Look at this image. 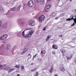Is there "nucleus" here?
I'll return each instance as SVG.
<instances>
[{
	"label": "nucleus",
	"instance_id": "f257e3e1",
	"mask_svg": "<svg viewBox=\"0 0 76 76\" xmlns=\"http://www.w3.org/2000/svg\"><path fill=\"white\" fill-rule=\"evenodd\" d=\"M22 34L24 38H28L32 37V34H34V31L31 30L30 29H26L23 32Z\"/></svg>",
	"mask_w": 76,
	"mask_h": 76
},
{
	"label": "nucleus",
	"instance_id": "f03ea898",
	"mask_svg": "<svg viewBox=\"0 0 76 76\" xmlns=\"http://www.w3.org/2000/svg\"><path fill=\"white\" fill-rule=\"evenodd\" d=\"M74 20L75 23H74L73 24H72L71 26H75V25L76 24V16H72V18H71V19H66V20Z\"/></svg>",
	"mask_w": 76,
	"mask_h": 76
},
{
	"label": "nucleus",
	"instance_id": "7ed1b4c3",
	"mask_svg": "<svg viewBox=\"0 0 76 76\" xmlns=\"http://www.w3.org/2000/svg\"><path fill=\"white\" fill-rule=\"evenodd\" d=\"M44 19H45V16L44 15H42L39 18V22H42L44 20Z\"/></svg>",
	"mask_w": 76,
	"mask_h": 76
},
{
	"label": "nucleus",
	"instance_id": "20e7f679",
	"mask_svg": "<svg viewBox=\"0 0 76 76\" xmlns=\"http://www.w3.org/2000/svg\"><path fill=\"white\" fill-rule=\"evenodd\" d=\"M8 37V35H7V34H4L3 35V36H1L0 37V40H5L6 38H7V37Z\"/></svg>",
	"mask_w": 76,
	"mask_h": 76
},
{
	"label": "nucleus",
	"instance_id": "39448f33",
	"mask_svg": "<svg viewBox=\"0 0 76 76\" xmlns=\"http://www.w3.org/2000/svg\"><path fill=\"white\" fill-rule=\"evenodd\" d=\"M34 1L32 0L28 2V5L30 7L34 6Z\"/></svg>",
	"mask_w": 76,
	"mask_h": 76
},
{
	"label": "nucleus",
	"instance_id": "423d86ee",
	"mask_svg": "<svg viewBox=\"0 0 76 76\" xmlns=\"http://www.w3.org/2000/svg\"><path fill=\"white\" fill-rule=\"evenodd\" d=\"M16 10V7H14L12 8L10 10H9L8 12V13H9V12H11V10H12V11H15Z\"/></svg>",
	"mask_w": 76,
	"mask_h": 76
},
{
	"label": "nucleus",
	"instance_id": "0eeeda50",
	"mask_svg": "<svg viewBox=\"0 0 76 76\" xmlns=\"http://www.w3.org/2000/svg\"><path fill=\"white\" fill-rule=\"evenodd\" d=\"M72 56H73V55L72 54H71L69 57H68V56H66V58H67V60H70L71 58H72Z\"/></svg>",
	"mask_w": 76,
	"mask_h": 76
},
{
	"label": "nucleus",
	"instance_id": "6e6552de",
	"mask_svg": "<svg viewBox=\"0 0 76 76\" xmlns=\"http://www.w3.org/2000/svg\"><path fill=\"white\" fill-rule=\"evenodd\" d=\"M51 3H49L48 4L46 5V8L50 9L51 8Z\"/></svg>",
	"mask_w": 76,
	"mask_h": 76
},
{
	"label": "nucleus",
	"instance_id": "1a4fd4ad",
	"mask_svg": "<svg viewBox=\"0 0 76 76\" xmlns=\"http://www.w3.org/2000/svg\"><path fill=\"white\" fill-rule=\"evenodd\" d=\"M54 68H53V66H51L50 67V72L51 73H52L53 72Z\"/></svg>",
	"mask_w": 76,
	"mask_h": 76
},
{
	"label": "nucleus",
	"instance_id": "9d476101",
	"mask_svg": "<svg viewBox=\"0 0 76 76\" xmlns=\"http://www.w3.org/2000/svg\"><path fill=\"white\" fill-rule=\"evenodd\" d=\"M15 34L16 35H17L18 37H20V35H22V33H21V32L20 33L19 32H16Z\"/></svg>",
	"mask_w": 76,
	"mask_h": 76
},
{
	"label": "nucleus",
	"instance_id": "9b49d317",
	"mask_svg": "<svg viewBox=\"0 0 76 76\" xmlns=\"http://www.w3.org/2000/svg\"><path fill=\"white\" fill-rule=\"evenodd\" d=\"M22 6V5H19L17 9V10L18 12H19L20 11V7Z\"/></svg>",
	"mask_w": 76,
	"mask_h": 76
},
{
	"label": "nucleus",
	"instance_id": "f8f14e48",
	"mask_svg": "<svg viewBox=\"0 0 76 76\" xmlns=\"http://www.w3.org/2000/svg\"><path fill=\"white\" fill-rule=\"evenodd\" d=\"M52 47L53 48H54V49H56V50H57V46H56V45H53L52 46Z\"/></svg>",
	"mask_w": 76,
	"mask_h": 76
},
{
	"label": "nucleus",
	"instance_id": "ddd939ff",
	"mask_svg": "<svg viewBox=\"0 0 76 76\" xmlns=\"http://www.w3.org/2000/svg\"><path fill=\"white\" fill-rule=\"evenodd\" d=\"M4 69L5 70L9 71L10 70V67H7L4 68Z\"/></svg>",
	"mask_w": 76,
	"mask_h": 76
},
{
	"label": "nucleus",
	"instance_id": "4468645a",
	"mask_svg": "<svg viewBox=\"0 0 76 76\" xmlns=\"http://www.w3.org/2000/svg\"><path fill=\"white\" fill-rule=\"evenodd\" d=\"M60 70L64 72H65V69L64 68V67H62L60 68Z\"/></svg>",
	"mask_w": 76,
	"mask_h": 76
},
{
	"label": "nucleus",
	"instance_id": "2eb2a0df",
	"mask_svg": "<svg viewBox=\"0 0 76 76\" xmlns=\"http://www.w3.org/2000/svg\"><path fill=\"white\" fill-rule=\"evenodd\" d=\"M35 21L33 20L32 22L30 24L31 26H34L35 25Z\"/></svg>",
	"mask_w": 76,
	"mask_h": 76
},
{
	"label": "nucleus",
	"instance_id": "dca6fc26",
	"mask_svg": "<svg viewBox=\"0 0 76 76\" xmlns=\"http://www.w3.org/2000/svg\"><path fill=\"white\" fill-rule=\"evenodd\" d=\"M0 12L1 13H3L4 12V10H3V8L2 7L0 8Z\"/></svg>",
	"mask_w": 76,
	"mask_h": 76
},
{
	"label": "nucleus",
	"instance_id": "f3484780",
	"mask_svg": "<svg viewBox=\"0 0 76 76\" xmlns=\"http://www.w3.org/2000/svg\"><path fill=\"white\" fill-rule=\"evenodd\" d=\"M10 45H7V50H10Z\"/></svg>",
	"mask_w": 76,
	"mask_h": 76
},
{
	"label": "nucleus",
	"instance_id": "a211bd4d",
	"mask_svg": "<svg viewBox=\"0 0 76 76\" xmlns=\"http://www.w3.org/2000/svg\"><path fill=\"white\" fill-rule=\"evenodd\" d=\"M3 26L5 30H6V31H7V30H8V28L5 26V25Z\"/></svg>",
	"mask_w": 76,
	"mask_h": 76
},
{
	"label": "nucleus",
	"instance_id": "6ab92c4d",
	"mask_svg": "<svg viewBox=\"0 0 76 76\" xmlns=\"http://www.w3.org/2000/svg\"><path fill=\"white\" fill-rule=\"evenodd\" d=\"M49 9H50L48 8L45 7V12H48V11L50 10Z\"/></svg>",
	"mask_w": 76,
	"mask_h": 76
},
{
	"label": "nucleus",
	"instance_id": "aec40b11",
	"mask_svg": "<svg viewBox=\"0 0 76 76\" xmlns=\"http://www.w3.org/2000/svg\"><path fill=\"white\" fill-rule=\"evenodd\" d=\"M51 37V36H48L46 39V41H48V40L50 39V38Z\"/></svg>",
	"mask_w": 76,
	"mask_h": 76
},
{
	"label": "nucleus",
	"instance_id": "412c9836",
	"mask_svg": "<svg viewBox=\"0 0 76 76\" xmlns=\"http://www.w3.org/2000/svg\"><path fill=\"white\" fill-rule=\"evenodd\" d=\"M56 14L55 12H53L52 14V15L53 17H54L56 16Z\"/></svg>",
	"mask_w": 76,
	"mask_h": 76
},
{
	"label": "nucleus",
	"instance_id": "4be33fe9",
	"mask_svg": "<svg viewBox=\"0 0 76 76\" xmlns=\"http://www.w3.org/2000/svg\"><path fill=\"white\" fill-rule=\"evenodd\" d=\"M44 3H45V0H42V1L41 2L40 4H44Z\"/></svg>",
	"mask_w": 76,
	"mask_h": 76
},
{
	"label": "nucleus",
	"instance_id": "5701e85b",
	"mask_svg": "<svg viewBox=\"0 0 76 76\" xmlns=\"http://www.w3.org/2000/svg\"><path fill=\"white\" fill-rule=\"evenodd\" d=\"M37 69H38L37 68H35V69H34L32 70H31V72H35V71H36L37 70Z\"/></svg>",
	"mask_w": 76,
	"mask_h": 76
},
{
	"label": "nucleus",
	"instance_id": "b1692460",
	"mask_svg": "<svg viewBox=\"0 0 76 76\" xmlns=\"http://www.w3.org/2000/svg\"><path fill=\"white\" fill-rule=\"evenodd\" d=\"M41 53L43 54H45L46 52L44 50L43 51H41Z\"/></svg>",
	"mask_w": 76,
	"mask_h": 76
},
{
	"label": "nucleus",
	"instance_id": "393cba45",
	"mask_svg": "<svg viewBox=\"0 0 76 76\" xmlns=\"http://www.w3.org/2000/svg\"><path fill=\"white\" fill-rule=\"evenodd\" d=\"M15 70V69H10V70L8 71V72L9 73L10 72H12V71H13Z\"/></svg>",
	"mask_w": 76,
	"mask_h": 76
},
{
	"label": "nucleus",
	"instance_id": "a878e982",
	"mask_svg": "<svg viewBox=\"0 0 76 76\" xmlns=\"http://www.w3.org/2000/svg\"><path fill=\"white\" fill-rule=\"evenodd\" d=\"M20 67V65H18L15 66V67L16 68H19Z\"/></svg>",
	"mask_w": 76,
	"mask_h": 76
},
{
	"label": "nucleus",
	"instance_id": "bb28decb",
	"mask_svg": "<svg viewBox=\"0 0 76 76\" xmlns=\"http://www.w3.org/2000/svg\"><path fill=\"white\" fill-rule=\"evenodd\" d=\"M60 0H57L56 2V3H57V6H58V3L59 2H60Z\"/></svg>",
	"mask_w": 76,
	"mask_h": 76
},
{
	"label": "nucleus",
	"instance_id": "cd10ccee",
	"mask_svg": "<svg viewBox=\"0 0 76 76\" xmlns=\"http://www.w3.org/2000/svg\"><path fill=\"white\" fill-rule=\"evenodd\" d=\"M28 51V49L26 48L25 49V50L24 51H25V53H26V52H27Z\"/></svg>",
	"mask_w": 76,
	"mask_h": 76
},
{
	"label": "nucleus",
	"instance_id": "c85d7f7f",
	"mask_svg": "<svg viewBox=\"0 0 76 76\" xmlns=\"http://www.w3.org/2000/svg\"><path fill=\"white\" fill-rule=\"evenodd\" d=\"M3 65L0 64V69H1L3 68Z\"/></svg>",
	"mask_w": 76,
	"mask_h": 76
},
{
	"label": "nucleus",
	"instance_id": "c756f323",
	"mask_svg": "<svg viewBox=\"0 0 76 76\" xmlns=\"http://www.w3.org/2000/svg\"><path fill=\"white\" fill-rule=\"evenodd\" d=\"M24 8H26V4H23Z\"/></svg>",
	"mask_w": 76,
	"mask_h": 76
},
{
	"label": "nucleus",
	"instance_id": "7c9ffc66",
	"mask_svg": "<svg viewBox=\"0 0 76 76\" xmlns=\"http://www.w3.org/2000/svg\"><path fill=\"white\" fill-rule=\"evenodd\" d=\"M25 53V51H23L20 54V55H23V54H24V53Z\"/></svg>",
	"mask_w": 76,
	"mask_h": 76
},
{
	"label": "nucleus",
	"instance_id": "2f4dec72",
	"mask_svg": "<svg viewBox=\"0 0 76 76\" xmlns=\"http://www.w3.org/2000/svg\"><path fill=\"white\" fill-rule=\"evenodd\" d=\"M2 23H3V22H1V21H0V27H1V26L2 25Z\"/></svg>",
	"mask_w": 76,
	"mask_h": 76
},
{
	"label": "nucleus",
	"instance_id": "473e14b6",
	"mask_svg": "<svg viewBox=\"0 0 76 76\" xmlns=\"http://www.w3.org/2000/svg\"><path fill=\"white\" fill-rule=\"evenodd\" d=\"M47 28V26L45 27L43 29V31H45L46 29Z\"/></svg>",
	"mask_w": 76,
	"mask_h": 76
},
{
	"label": "nucleus",
	"instance_id": "72a5a7b5",
	"mask_svg": "<svg viewBox=\"0 0 76 76\" xmlns=\"http://www.w3.org/2000/svg\"><path fill=\"white\" fill-rule=\"evenodd\" d=\"M18 22H22V19H19V20H18Z\"/></svg>",
	"mask_w": 76,
	"mask_h": 76
},
{
	"label": "nucleus",
	"instance_id": "f704fd0d",
	"mask_svg": "<svg viewBox=\"0 0 76 76\" xmlns=\"http://www.w3.org/2000/svg\"><path fill=\"white\" fill-rule=\"evenodd\" d=\"M41 1V0H37V1L38 3H39V2H40Z\"/></svg>",
	"mask_w": 76,
	"mask_h": 76
},
{
	"label": "nucleus",
	"instance_id": "c9c22d12",
	"mask_svg": "<svg viewBox=\"0 0 76 76\" xmlns=\"http://www.w3.org/2000/svg\"><path fill=\"white\" fill-rule=\"evenodd\" d=\"M32 23V20H30L29 22V24L30 25V24Z\"/></svg>",
	"mask_w": 76,
	"mask_h": 76
},
{
	"label": "nucleus",
	"instance_id": "e433bc0d",
	"mask_svg": "<svg viewBox=\"0 0 76 76\" xmlns=\"http://www.w3.org/2000/svg\"><path fill=\"white\" fill-rule=\"evenodd\" d=\"M61 52H62V53H64V50H62L61 51Z\"/></svg>",
	"mask_w": 76,
	"mask_h": 76
},
{
	"label": "nucleus",
	"instance_id": "4c0bfd02",
	"mask_svg": "<svg viewBox=\"0 0 76 76\" xmlns=\"http://www.w3.org/2000/svg\"><path fill=\"white\" fill-rule=\"evenodd\" d=\"M38 72H37L36 76H38Z\"/></svg>",
	"mask_w": 76,
	"mask_h": 76
},
{
	"label": "nucleus",
	"instance_id": "58836bf2",
	"mask_svg": "<svg viewBox=\"0 0 76 76\" xmlns=\"http://www.w3.org/2000/svg\"><path fill=\"white\" fill-rule=\"evenodd\" d=\"M21 67H22V69H24V66H22Z\"/></svg>",
	"mask_w": 76,
	"mask_h": 76
},
{
	"label": "nucleus",
	"instance_id": "ea45409f",
	"mask_svg": "<svg viewBox=\"0 0 76 76\" xmlns=\"http://www.w3.org/2000/svg\"><path fill=\"white\" fill-rule=\"evenodd\" d=\"M52 53L53 54H56V52H52Z\"/></svg>",
	"mask_w": 76,
	"mask_h": 76
},
{
	"label": "nucleus",
	"instance_id": "a19ab883",
	"mask_svg": "<svg viewBox=\"0 0 76 76\" xmlns=\"http://www.w3.org/2000/svg\"><path fill=\"white\" fill-rule=\"evenodd\" d=\"M37 56V54H36L34 56V57H35Z\"/></svg>",
	"mask_w": 76,
	"mask_h": 76
},
{
	"label": "nucleus",
	"instance_id": "79ce46f5",
	"mask_svg": "<svg viewBox=\"0 0 76 76\" xmlns=\"http://www.w3.org/2000/svg\"><path fill=\"white\" fill-rule=\"evenodd\" d=\"M58 19V17H56L55 18V19Z\"/></svg>",
	"mask_w": 76,
	"mask_h": 76
},
{
	"label": "nucleus",
	"instance_id": "37998d69",
	"mask_svg": "<svg viewBox=\"0 0 76 76\" xmlns=\"http://www.w3.org/2000/svg\"><path fill=\"white\" fill-rule=\"evenodd\" d=\"M62 56H63L64 57V56H65V55L63 53V54H62Z\"/></svg>",
	"mask_w": 76,
	"mask_h": 76
},
{
	"label": "nucleus",
	"instance_id": "c03bdc74",
	"mask_svg": "<svg viewBox=\"0 0 76 76\" xmlns=\"http://www.w3.org/2000/svg\"><path fill=\"white\" fill-rule=\"evenodd\" d=\"M28 56H29V57H31V55L30 54H29L28 55Z\"/></svg>",
	"mask_w": 76,
	"mask_h": 76
},
{
	"label": "nucleus",
	"instance_id": "a18cd8bd",
	"mask_svg": "<svg viewBox=\"0 0 76 76\" xmlns=\"http://www.w3.org/2000/svg\"><path fill=\"white\" fill-rule=\"evenodd\" d=\"M4 45V44L2 45H1V48H2V47H3V46Z\"/></svg>",
	"mask_w": 76,
	"mask_h": 76
},
{
	"label": "nucleus",
	"instance_id": "49530a36",
	"mask_svg": "<svg viewBox=\"0 0 76 76\" xmlns=\"http://www.w3.org/2000/svg\"><path fill=\"white\" fill-rule=\"evenodd\" d=\"M17 76H20V75L19 74H18V75H17Z\"/></svg>",
	"mask_w": 76,
	"mask_h": 76
},
{
	"label": "nucleus",
	"instance_id": "de8ad7c7",
	"mask_svg": "<svg viewBox=\"0 0 76 76\" xmlns=\"http://www.w3.org/2000/svg\"><path fill=\"white\" fill-rule=\"evenodd\" d=\"M51 0H48L47 1H50Z\"/></svg>",
	"mask_w": 76,
	"mask_h": 76
},
{
	"label": "nucleus",
	"instance_id": "09e8293b",
	"mask_svg": "<svg viewBox=\"0 0 76 76\" xmlns=\"http://www.w3.org/2000/svg\"><path fill=\"white\" fill-rule=\"evenodd\" d=\"M33 63H31V65H33Z\"/></svg>",
	"mask_w": 76,
	"mask_h": 76
},
{
	"label": "nucleus",
	"instance_id": "8fccbe9b",
	"mask_svg": "<svg viewBox=\"0 0 76 76\" xmlns=\"http://www.w3.org/2000/svg\"><path fill=\"white\" fill-rule=\"evenodd\" d=\"M61 37H62V35H61Z\"/></svg>",
	"mask_w": 76,
	"mask_h": 76
},
{
	"label": "nucleus",
	"instance_id": "3c124183",
	"mask_svg": "<svg viewBox=\"0 0 76 76\" xmlns=\"http://www.w3.org/2000/svg\"><path fill=\"white\" fill-rule=\"evenodd\" d=\"M59 37H61V35H60V36H59Z\"/></svg>",
	"mask_w": 76,
	"mask_h": 76
},
{
	"label": "nucleus",
	"instance_id": "603ef678",
	"mask_svg": "<svg viewBox=\"0 0 76 76\" xmlns=\"http://www.w3.org/2000/svg\"><path fill=\"white\" fill-rule=\"evenodd\" d=\"M70 1H72V0H69Z\"/></svg>",
	"mask_w": 76,
	"mask_h": 76
},
{
	"label": "nucleus",
	"instance_id": "864d4df0",
	"mask_svg": "<svg viewBox=\"0 0 76 76\" xmlns=\"http://www.w3.org/2000/svg\"><path fill=\"white\" fill-rule=\"evenodd\" d=\"M55 76H57V75H56Z\"/></svg>",
	"mask_w": 76,
	"mask_h": 76
},
{
	"label": "nucleus",
	"instance_id": "5fc2aeb1",
	"mask_svg": "<svg viewBox=\"0 0 76 76\" xmlns=\"http://www.w3.org/2000/svg\"><path fill=\"white\" fill-rule=\"evenodd\" d=\"M33 59H34V58H33Z\"/></svg>",
	"mask_w": 76,
	"mask_h": 76
},
{
	"label": "nucleus",
	"instance_id": "6e6d98bb",
	"mask_svg": "<svg viewBox=\"0 0 76 76\" xmlns=\"http://www.w3.org/2000/svg\"><path fill=\"white\" fill-rule=\"evenodd\" d=\"M33 59H34V58H33Z\"/></svg>",
	"mask_w": 76,
	"mask_h": 76
}]
</instances>
